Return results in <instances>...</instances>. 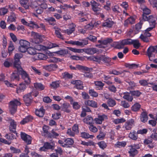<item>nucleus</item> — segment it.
Returning <instances> with one entry per match:
<instances>
[{
	"label": "nucleus",
	"mask_w": 157,
	"mask_h": 157,
	"mask_svg": "<svg viewBox=\"0 0 157 157\" xmlns=\"http://www.w3.org/2000/svg\"><path fill=\"white\" fill-rule=\"evenodd\" d=\"M143 19L144 21H148L149 23L150 27L148 28L147 30L152 29L155 26V21L157 19L156 16L150 15L148 17L147 15H144L143 16Z\"/></svg>",
	"instance_id": "nucleus-1"
},
{
	"label": "nucleus",
	"mask_w": 157,
	"mask_h": 157,
	"mask_svg": "<svg viewBox=\"0 0 157 157\" xmlns=\"http://www.w3.org/2000/svg\"><path fill=\"white\" fill-rule=\"evenodd\" d=\"M21 103L17 99H14L9 103V109L12 114L14 113L17 111V106L20 105Z\"/></svg>",
	"instance_id": "nucleus-2"
},
{
	"label": "nucleus",
	"mask_w": 157,
	"mask_h": 157,
	"mask_svg": "<svg viewBox=\"0 0 157 157\" xmlns=\"http://www.w3.org/2000/svg\"><path fill=\"white\" fill-rule=\"evenodd\" d=\"M31 35L33 38L31 39L30 41L33 44H38L42 42L43 39L44 38L43 36L34 32H32Z\"/></svg>",
	"instance_id": "nucleus-3"
},
{
	"label": "nucleus",
	"mask_w": 157,
	"mask_h": 157,
	"mask_svg": "<svg viewBox=\"0 0 157 157\" xmlns=\"http://www.w3.org/2000/svg\"><path fill=\"white\" fill-rule=\"evenodd\" d=\"M157 53V46H150L147 50V55L150 61H152L154 59L155 54Z\"/></svg>",
	"instance_id": "nucleus-4"
},
{
	"label": "nucleus",
	"mask_w": 157,
	"mask_h": 157,
	"mask_svg": "<svg viewBox=\"0 0 157 157\" xmlns=\"http://www.w3.org/2000/svg\"><path fill=\"white\" fill-rule=\"evenodd\" d=\"M20 46L18 48L19 51L22 53H25L30 46V43L23 40H21L19 41Z\"/></svg>",
	"instance_id": "nucleus-5"
},
{
	"label": "nucleus",
	"mask_w": 157,
	"mask_h": 157,
	"mask_svg": "<svg viewBox=\"0 0 157 157\" xmlns=\"http://www.w3.org/2000/svg\"><path fill=\"white\" fill-rule=\"evenodd\" d=\"M6 120L9 121L10 123L9 130L10 131L14 134L17 135V133L16 132V128L17 127V123L14 120L12 119L10 117L7 118Z\"/></svg>",
	"instance_id": "nucleus-6"
},
{
	"label": "nucleus",
	"mask_w": 157,
	"mask_h": 157,
	"mask_svg": "<svg viewBox=\"0 0 157 157\" xmlns=\"http://www.w3.org/2000/svg\"><path fill=\"white\" fill-rule=\"evenodd\" d=\"M19 73L21 74L22 78L24 81L26 85H28L30 84L31 82L30 78L29 75L25 71L22 70L19 72Z\"/></svg>",
	"instance_id": "nucleus-7"
},
{
	"label": "nucleus",
	"mask_w": 157,
	"mask_h": 157,
	"mask_svg": "<svg viewBox=\"0 0 157 157\" xmlns=\"http://www.w3.org/2000/svg\"><path fill=\"white\" fill-rule=\"evenodd\" d=\"M83 122L90 125L94 124V122L96 124H98V118H95L94 121L93 118L91 116H88L83 119Z\"/></svg>",
	"instance_id": "nucleus-8"
},
{
	"label": "nucleus",
	"mask_w": 157,
	"mask_h": 157,
	"mask_svg": "<svg viewBox=\"0 0 157 157\" xmlns=\"http://www.w3.org/2000/svg\"><path fill=\"white\" fill-rule=\"evenodd\" d=\"M69 67L71 70H82L86 71H90L92 69L91 68H89L86 67L84 66L78 64L76 65L75 67L71 65H70Z\"/></svg>",
	"instance_id": "nucleus-9"
},
{
	"label": "nucleus",
	"mask_w": 157,
	"mask_h": 157,
	"mask_svg": "<svg viewBox=\"0 0 157 157\" xmlns=\"http://www.w3.org/2000/svg\"><path fill=\"white\" fill-rule=\"evenodd\" d=\"M112 41V39L109 38L99 40V48H104L106 47L108 44L111 42Z\"/></svg>",
	"instance_id": "nucleus-10"
},
{
	"label": "nucleus",
	"mask_w": 157,
	"mask_h": 157,
	"mask_svg": "<svg viewBox=\"0 0 157 157\" xmlns=\"http://www.w3.org/2000/svg\"><path fill=\"white\" fill-rule=\"evenodd\" d=\"M132 42V40L130 39L123 40L117 43V47L119 48H121L124 45H131Z\"/></svg>",
	"instance_id": "nucleus-11"
},
{
	"label": "nucleus",
	"mask_w": 157,
	"mask_h": 157,
	"mask_svg": "<svg viewBox=\"0 0 157 157\" xmlns=\"http://www.w3.org/2000/svg\"><path fill=\"white\" fill-rule=\"evenodd\" d=\"M21 138L27 144H30L31 143L32 138L29 135L24 132H21Z\"/></svg>",
	"instance_id": "nucleus-12"
},
{
	"label": "nucleus",
	"mask_w": 157,
	"mask_h": 157,
	"mask_svg": "<svg viewBox=\"0 0 157 157\" xmlns=\"http://www.w3.org/2000/svg\"><path fill=\"white\" fill-rule=\"evenodd\" d=\"M54 144L53 143H49L46 142L44 144L43 146L40 148L41 151H45L46 150L53 149Z\"/></svg>",
	"instance_id": "nucleus-13"
},
{
	"label": "nucleus",
	"mask_w": 157,
	"mask_h": 157,
	"mask_svg": "<svg viewBox=\"0 0 157 157\" xmlns=\"http://www.w3.org/2000/svg\"><path fill=\"white\" fill-rule=\"evenodd\" d=\"M135 121L133 119H130L124 124V127L126 130H130L134 125Z\"/></svg>",
	"instance_id": "nucleus-14"
},
{
	"label": "nucleus",
	"mask_w": 157,
	"mask_h": 157,
	"mask_svg": "<svg viewBox=\"0 0 157 157\" xmlns=\"http://www.w3.org/2000/svg\"><path fill=\"white\" fill-rule=\"evenodd\" d=\"M69 26L68 29L63 30L62 32L70 35L75 31L76 25L75 24L73 23L70 24H69Z\"/></svg>",
	"instance_id": "nucleus-15"
},
{
	"label": "nucleus",
	"mask_w": 157,
	"mask_h": 157,
	"mask_svg": "<svg viewBox=\"0 0 157 157\" xmlns=\"http://www.w3.org/2000/svg\"><path fill=\"white\" fill-rule=\"evenodd\" d=\"M71 83L75 85V87L78 90H82L83 88L82 82L80 80L72 81Z\"/></svg>",
	"instance_id": "nucleus-16"
},
{
	"label": "nucleus",
	"mask_w": 157,
	"mask_h": 157,
	"mask_svg": "<svg viewBox=\"0 0 157 157\" xmlns=\"http://www.w3.org/2000/svg\"><path fill=\"white\" fill-rule=\"evenodd\" d=\"M23 100L27 105H28L32 102V97L31 93H29L28 94L24 96Z\"/></svg>",
	"instance_id": "nucleus-17"
},
{
	"label": "nucleus",
	"mask_w": 157,
	"mask_h": 157,
	"mask_svg": "<svg viewBox=\"0 0 157 157\" xmlns=\"http://www.w3.org/2000/svg\"><path fill=\"white\" fill-rule=\"evenodd\" d=\"M26 84L23 82L20 83L16 89V92L17 93H19L23 92L26 88Z\"/></svg>",
	"instance_id": "nucleus-18"
},
{
	"label": "nucleus",
	"mask_w": 157,
	"mask_h": 157,
	"mask_svg": "<svg viewBox=\"0 0 157 157\" xmlns=\"http://www.w3.org/2000/svg\"><path fill=\"white\" fill-rule=\"evenodd\" d=\"M44 69L48 71H51L55 70L57 68V66L56 64H50L49 65H44L43 66Z\"/></svg>",
	"instance_id": "nucleus-19"
},
{
	"label": "nucleus",
	"mask_w": 157,
	"mask_h": 157,
	"mask_svg": "<svg viewBox=\"0 0 157 157\" xmlns=\"http://www.w3.org/2000/svg\"><path fill=\"white\" fill-rule=\"evenodd\" d=\"M30 2L31 0H21L19 1L21 6L26 10L29 9Z\"/></svg>",
	"instance_id": "nucleus-20"
},
{
	"label": "nucleus",
	"mask_w": 157,
	"mask_h": 157,
	"mask_svg": "<svg viewBox=\"0 0 157 157\" xmlns=\"http://www.w3.org/2000/svg\"><path fill=\"white\" fill-rule=\"evenodd\" d=\"M45 110L43 106L40 107L39 109H36L35 111V114L36 116L40 117H43L44 114Z\"/></svg>",
	"instance_id": "nucleus-21"
},
{
	"label": "nucleus",
	"mask_w": 157,
	"mask_h": 157,
	"mask_svg": "<svg viewBox=\"0 0 157 157\" xmlns=\"http://www.w3.org/2000/svg\"><path fill=\"white\" fill-rule=\"evenodd\" d=\"M111 60V59L103 55H100L99 56V62L109 63Z\"/></svg>",
	"instance_id": "nucleus-22"
},
{
	"label": "nucleus",
	"mask_w": 157,
	"mask_h": 157,
	"mask_svg": "<svg viewBox=\"0 0 157 157\" xmlns=\"http://www.w3.org/2000/svg\"><path fill=\"white\" fill-rule=\"evenodd\" d=\"M53 29L55 30V33L57 37L59 38L63 39V37L61 33V29L56 26L53 27Z\"/></svg>",
	"instance_id": "nucleus-23"
},
{
	"label": "nucleus",
	"mask_w": 157,
	"mask_h": 157,
	"mask_svg": "<svg viewBox=\"0 0 157 157\" xmlns=\"http://www.w3.org/2000/svg\"><path fill=\"white\" fill-rule=\"evenodd\" d=\"M33 119V117L30 115H29L24 118L21 121L20 123L22 124H24L28 122L31 121Z\"/></svg>",
	"instance_id": "nucleus-24"
},
{
	"label": "nucleus",
	"mask_w": 157,
	"mask_h": 157,
	"mask_svg": "<svg viewBox=\"0 0 157 157\" xmlns=\"http://www.w3.org/2000/svg\"><path fill=\"white\" fill-rule=\"evenodd\" d=\"M90 2L92 10L95 13H97L98 10V4L94 0L91 1Z\"/></svg>",
	"instance_id": "nucleus-25"
},
{
	"label": "nucleus",
	"mask_w": 157,
	"mask_h": 157,
	"mask_svg": "<svg viewBox=\"0 0 157 157\" xmlns=\"http://www.w3.org/2000/svg\"><path fill=\"white\" fill-rule=\"evenodd\" d=\"M85 104L88 106H91L93 107H97V103L95 101L93 100H87L85 102Z\"/></svg>",
	"instance_id": "nucleus-26"
},
{
	"label": "nucleus",
	"mask_w": 157,
	"mask_h": 157,
	"mask_svg": "<svg viewBox=\"0 0 157 157\" xmlns=\"http://www.w3.org/2000/svg\"><path fill=\"white\" fill-rule=\"evenodd\" d=\"M43 132H42V135L43 136H44L45 137H48V136L50 133L48 131V127L46 125L43 126Z\"/></svg>",
	"instance_id": "nucleus-27"
},
{
	"label": "nucleus",
	"mask_w": 157,
	"mask_h": 157,
	"mask_svg": "<svg viewBox=\"0 0 157 157\" xmlns=\"http://www.w3.org/2000/svg\"><path fill=\"white\" fill-rule=\"evenodd\" d=\"M21 63L20 61L14 60L13 62V66L17 68L18 72L23 70L21 67Z\"/></svg>",
	"instance_id": "nucleus-28"
},
{
	"label": "nucleus",
	"mask_w": 157,
	"mask_h": 157,
	"mask_svg": "<svg viewBox=\"0 0 157 157\" xmlns=\"http://www.w3.org/2000/svg\"><path fill=\"white\" fill-rule=\"evenodd\" d=\"M70 105L69 103H64L62 105V110L67 113H69L71 112L70 110L69 109Z\"/></svg>",
	"instance_id": "nucleus-29"
},
{
	"label": "nucleus",
	"mask_w": 157,
	"mask_h": 157,
	"mask_svg": "<svg viewBox=\"0 0 157 157\" xmlns=\"http://www.w3.org/2000/svg\"><path fill=\"white\" fill-rule=\"evenodd\" d=\"M18 71H14L11 75V79L12 80H18L19 78Z\"/></svg>",
	"instance_id": "nucleus-30"
},
{
	"label": "nucleus",
	"mask_w": 157,
	"mask_h": 157,
	"mask_svg": "<svg viewBox=\"0 0 157 157\" xmlns=\"http://www.w3.org/2000/svg\"><path fill=\"white\" fill-rule=\"evenodd\" d=\"M64 142L65 143L66 147H69L70 145H72L74 143L73 140L71 138H67L64 140Z\"/></svg>",
	"instance_id": "nucleus-31"
},
{
	"label": "nucleus",
	"mask_w": 157,
	"mask_h": 157,
	"mask_svg": "<svg viewBox=\"0 0 157 157\" xmlns=\"http://www.w3.org/2000/svg\"><path fill=\"white\" fill-rule=\"evenodd\" d=\"M130 155L132 156H134V155L137 154L138 153L137 150L135 149V147L133 146H131V148L129 151Z\"/></svg>",
	"instance_id": "nucleus-32"
},
{
	"label": "nucleus",
	"mask_w": 157,
	"mask_h": 157,
	"mask_svg": "<svg viewBox=\"0 0 157 157\" xmlns=\"http://www.w3.org/2000/svg\"><path fill=\"white\" fill-rule=\"evenodd\" d=\"M81 137L84 139L93 138L94 136L90 135L88 133L85 132H81Z\"/></svg>",
	"instance_id": "nucleus-33"
},
{
	"label": "nucleus",
	"mask_w": 157,
	"mask_h": 157,
	"mask_svg": "<svg viewBox=\"0 0 157 157\" xmlns=\"http://www.w3.org/2000/svg\"><path fill=\"white\" fill-rule=\"evenodd\" d=\"M114 23V22L111 19H108L106 20L105 22L103 23L102 25L104 27L110 28L112 26Z\"/></svg>",
	"instance_id": "nucleus-34"
},
{
	"label": "nucleus",
	"mask_w": 157,
	"mask_h": 157,
	"mask_svg": "<svg viewBox=\"0 0 157 157\" xmlns=\"http://www.w3.org/2000/svg\"><path fill=\"white\" fill-rule=\"evenodd\" d=\"M35 88L39 90H42L44 89L45 86L40 83H36L34 84Z\"/></svg>",
	"instance_id": "nucleus-35"
},
{
	"label": "nucleus",
	"mask_w": 157,
	"mask_h": 157,
	"mask_svg": "<svg viewBox=\"0 0 157 157\" xmlns=\"http://www.w3.org/2000/svg\"><path fill=\"white\" fill-rule=\"evenodd\" d=\"M54 53L59 55L64 56L68 53V50L67 49H62Z\"/></svg>",
	"instance_id": "nucleus-36"
},
{
	"label": "nucleus",
	"mask_w": 157,
	"mask_h": 157,
	"mask_svg": "<svg viewBox=\"0 0 157 157\" xmlns=\"http://www.w3.org/2000/svg\"><path fill=\"white\" fill-rule=\"evenodd\" d=\"M98 23H95L94 25H93L92 23H90L88 24L85 26L84 27V29L87 30H92L94 27V26H97Z\"/></svg>",
	"instance_id": "nucleus-37"
},
{
	"label": "nucleus",
	"mask_w": 157,
	"mask_h": 157,
	"mask_svg": "<svg viewBox=\"0 0 157 157\" xmlns=\"http://www.w3.org/2000/svg\"><path fill=\"white\" fill-rule=\"evenodd\" d=\"M123 98L129 101H131L133 100L132 97L130 95V93L128 92L123 93Z\"/></svg>",
	"instance_id": "nucleus-38"
},
{
	"label": "nucleus",
	"mask_w": 157,
	"mask_h": 157,
	"mask_svg": "<svg viewBox=\"0 0 157 157\" xmlns=\"http://www.w3.org/2000/svg\"><path fill=\"white\" fill-rule=\"evenodd\" d=\"M35 50L38 51H44L47 49V48L46 47L40 44H37L35 46Z\"/></svg>",
	"instance_id": "nucleus-39"
},
{
	"label": "nucleus",
	"mask_w": 157,
	"mask_h": 157,
	"mask_svg": "<svg viewBox=\"0 0 157 157\" xmlns=\"http://www.w3.org/2000/svg\"><path fill=\"white\" fill-rule=\"evenodd\" d=\"M97 51V49L94 48H89L85 50V52L86 53L90 55H92L96 53Z\"/></svg>",
	"instance_id": "nucleus-40"
},
{
	"label": "nucleus",
	"mask_w": 157,
	"mask_h": 157,
	"mask_svg": "<svg viewBox=\"0 0 157 157\" xmlns=\"http://www.w3.org/2000/svg\"><path fill=\"white\" fill-rule=\"evenodd\" d=\"M141 8L143 11V16L144 15H147L151 13L150 10L145 6H141Z\"/></svg>",
	"instance_id": "nucleus-41"
},
{
	"label": "nucleus",
	"mask_w": 157,
	"mask_h": 157,
	"mask_svg": "<svg viewBox=\"0 0 157 157\" xmlns=\"http://www.w3.org/2000/svg\"><path fill=\"white\" fill-rule=\"evenodd\" d=\"M142 24V21H140L139 23L136 25L135 29V33H137L140 31L141 28Z\"/></svg>",
	"instance_id": "nucleus-42"
},
{
	"label": "nucleus",
	"mask_w": 157,
	"mask_h": 157,
	"mask_svg": "<svg viewBox=\"0 0 157 157\" xmlns=\"http://www.w3.org/2000/svg\"><path fill=\"white\" fill-rule=\"evenodd\" d=\"M140 120L142 122H145L147 121L148 120V117L147 114L145 112L142 113L140 116Z\"/></svg>",
	"instance_id": "nucleus-43"
},
{
	"label": "nucleus",
	"mask_w": 157,
	"mask_h": 157,
	"mask_svg": "<svg viewBox=\"0 0 157 157\" xmlns=\"http://www.w3.org/2000/svg\"><path fill=\"white\" fill-rule=\"evenodd\" d=\"M126 143L124 141L117 142L114 145L115 147L121 148L124 147L126 145Z\"/></svg>",
	"instance_id": "nucleus-44"
},
{
	"label": "nucleus",
	"mask_w": 157,
	"mask_h": 157,
	"mask_svg": "<svg viewBox=\"0 0 157 157\" xmlns=\"http://www.w3.org/2000/svg\"><path fill=\"white\" fill-rule=\"evenodd\" d=\"M132 44H133L134 47L136 48H138L140 45L139 41L137 40H132Z\"/></svg>",
	"instance_id": "nucleus-45"
},
{
	"label": "nucleus",
	"mask_w": 157,
	"mask_h": 157,
	"mask_svg": "<svg viewBox=\"0 0 157 157\" xmlns=\"http://www.w3.org/2000/svg\"><path fill=\"white\" fill-rule=\"evenodd\" d=\"M38 58L39 59H46L47 58L48 56L46 54L42 53H38L36 55Z\"/></svg>",
	"instance_id": "nucleus-46"
},
{
	"label": "nucleus",
	"mask_w": 157,
	"mask_h": 157,
	"mask_svg": "<svg viewBox=\"0 0 157 157\" xmlns=\"http://www.w3.org/2000/svg\"><path fill=\"white\" fill-rule=\"evenodd\" d=\"M140 107V105L137 103H135L131 107L132 110L134 111H136L139 110Z\"/></svg>",
	"instance_id": "nucleus-47"
},
{
	"label": "nucleus",
	"mask_w": 157,
	"mask_h": 157,
	"mask_svg": "<svg viewBox=\"0 0 157 157\" xmlns=\"http://www.w3.org/2000/svg\"><path fill=\"white\" fill-rule=\"evenodd\" d=\"M70 103L72 105L73 108L74 109L77 110L80 108V105L77 102L74 101H73L72 102H71Z\"/></svg>",
	"instance_id": "nucleus-48"
},
{
	"label": "nucleus",
	"mask_w": 157,
	"mask_h": 157,
	"mask_svg": "<svg viewBox=\"0 0 157 157\" xmlns=\"http://www.w3.org/2000/svg\"><path fill=\"white\" fill-rule=\"evenodd\" d=\"M107 119V116L105 115L102 114L99 115V124H101L103 121Z\"/></svg>",
	"instance_id": "nucleus-49"
},
{
	"label": "nucleus",
	"mask_w": 157,
	"mask_h": 157,
	"mask_svg": "<svg viewBox=\"0 0 157 157\" xmlns=\"http://www.w3.org/2000/svg\"><path fill=\"white\" fill-rule=\"evenodd\" d=\"M48 136L49 138H55L59 136V134L56 132L54 130H52L51 133H50Z\"/></svg>",
	"instance_id": "nucleus-50"
},
{
	"label": "nucleus",
	"mask_w": 157,
	"mask_h": 157,
	"mask_svg": "<svg viewBox=\"0 0 157 157\" xmlns=\"http://www.w3.org/2000/svg\"><path fill=\"white\" fill-rule=\"evenodd\" d=\"M60 83L59 81H55L52 82L50 84L51 86L54 89H56L59 86Z\"/></svg>",
	"instance_id": "nucleus-51"
},
{
	"label": "nucleus",
	"mask_w": 157,
	"mask_h": 157,
	"mask_svg": "<svg viewBox=\"0 0 157 157\" xmlns=\"http://www.w3.org/2000/svg\"><path fill=\"white\" fill-rule=\"evenodd\" d=\"M8 12V9L4 7L0 8V16L4 15Z\"/></svg>",
	"instance_id": "nucleus-52"
},
{
	"label": "nucleus",
	"mask_w": 157,
	"mask_h": 157,
	"mask_svg": "<svg viewBox=\"0 0 157 157\" xmlns=\"http://www.w3.org/2000/svg\"><path fill=\"white\" fill-rule=\"evenodd\" d=\"M5 137L7 139L10 140H12L16 138V136L15 135L10 133L6 134L5 135Z\"/></svg>",
	"instance_id": "nucleus-53"
},
{
	"label": "nucleus",
	"mask_w": 157,
	"mask_h": 157,
	"mask_svg": "<svg viewBox=\"0 0 157 157\" xmlns=\"http://www.w3.org/2000/svg\"><path fill=\"white\" fill-rule=\"evenodd\" d=\"M27 51L30 55H35L36 53L35 48H34L31 47L29 48L28 47Z\"/></svg>",
	"instance_id": "nucleus-54"
},
{
	"label": "nucleus",
	"mask_w": 157,
	"mask_h": 157,
	"mask_svg": "<svg viewBox=\"0 0 157 157\" xmlns=\"http://www.w3.org/2000/svg\"><path fill=\"white\" fill-rule=\"evenodd\" d=\"M23 57V55L22 54L20 53H16L15 54L14 57V60L16 61H20V59L22 58Z\"/></svg>",
	"instance_id": "nucleus-55"
},
{
	"label": "nucleus",
	"mask_w": 157,
	"mask_h": 157,
	"mask_svg": "<svg viewBox=\"0 0 157 157\" xmlns=\"http://www.w3.org/2000/svg\"><path fill=\"white\" fill-rule=\"evenodd\" d=\"M89 93L90 96L93 97H96L98 96V93L94 90H90L89 91Z\"/></svg>",
	"instance_id": "nucleus-56"
},
{
	"label": "nucleus",
	"mask_w": 157,
	"mask_h": 157,
	"mask_svg": "<svg viewBox=\"0 0 157 157\" xmlns=\"http://www.w3.org/2000/svg\"><path fill=\"white\" fill-rule=\"evenodd\" d=\"M63 77L65 79L71 78H72V75L67 72H65L62 74Z\"/></svg>",
	"instance_id": "nucleus-57"
},
{
	"label": "nucleus",
	"mask_w": 157,
	"mask_h": 157,
	"mask_svg": "<svg viewBox=\"0 0 157 157\" xmlns=\"http://www.w3.org/2000/svg\"><path fill=\"white\" fill-rule=\"evenodd\" d=\"M107 104L110 107H113L116 104L115 101L112 99H109L107 101Z\"/></svg>",
	"instance_id": "nucleus-58"
},
{
	"label": "nucleus",
	"mask_w": 157,
	"mask_h": 157,
	"mask_svg": "<svg viewBox=\"0 0 157 157\" xmlns=\"http://www.w3.org/2000/svg\"><path fill=\"white\" fill-rule=\"evenodd\" d=\"M31 71L34 72L35 74L39 75H40L41 74V72L40 70L37 69L36 67L33 66H31Z\"/></svg>",
	"instance_id": "nucleus-59"
},
{
	"label": "nucleus",
	"mask_w": 157,
	"mask_h": 157,
	"mask_svg": "<svg viewBox=\"0 0 157 157\" xmlns=\"http://www.w3.org/2000/svg\"><path fill=\"white\" fill-rule=\"evenodd\" d=\"M10 149L13 153H19L21 152L20 149L16 148L12 146L10 147Z\"/></svg>",
	"instance_id": "nucleus-60"
},
{
	"label": "nucleus",
	"mask_w": 157,
	"mask_h": 157,
	"mask_svg": "<svg viewBox=\"0 0 157 157\" xmlns=\"http://www.w3.org/2000/svg\"><path fill=\"white\" fill-rule=\"evenodd\" d=\"M16 17L15 15L13 14L8 17L7 21L9 22H12L15 21Z\"/></svg>",
	"instance_id": "nucleus-61"
},
{
	"label": "nucleus",
	"mask_w": 157,
	"mask_h": 157,
	"mask_svg": "<svg viewBox=\"0 0 157 157\" xmlns=\"http://www.w3.org/2000/svg\"><path fill=\"white\" fill-rule=\"evenodd\" d=\"M125 120L123 118H118L114 120L113 121V122L116 124H117L120 123H121L125 122Z\"/></svg>",
	"instance_id": "nucleus-62"
},
{
	"label": "nucleus",
	"mask_w": 157,
	"mask_h": 157,
	"mask_svg": "<svg viewBox=\"0 0 157 157\" xmlns=\"http://www.w3.org/2000/svg\"><path fill=\"white\" fill-rule=\"evenodd\" d=\"M129 137L130 138L133 140H136L137 139V137L136 135L135 131L131 132L129 135Z\"/></svg>",
	"instance_id": "nucleus-63"
},
{
	"label": "nucleus",
	"mask_w": 157,
	"mask_h": 157,
	"mask_svg": "<svg viewBox=\"0 0 157 157\" xmlns=\"http://www.w3.org/2000/svg\"><path fill=\"white\" fill-rule=\"evenodd\" d=\"M140 38L144 42H149L148 37H147L144 34H142L140 36Z\"/></svg>",
	"instance_id": "nucleus-64"
}]
</instances>
